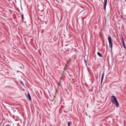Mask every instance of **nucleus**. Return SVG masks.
<instances>
[{"label":"nucleus","instance_id":"obj_5","mask_svg":"<svg viewBox=\"0 0 126 126\" xmlns=\"http://www.w3.org/2000/svg\"><path fill=\"white\" fill-rule=\"evenodd\" d=\"M122 42L123 43V47L124 48L126 49V44H125V41L124 40V37H122Z\"/></svg>","mask_w":126,"mask_h":126},{"label":"nucleus","instance_id":"obj_11","mask_svg":"<svg viewBox=\"0 0 126 126\" xmlns=\"http://www.w3.org/2000/svg\"><path fill=\"white\" fill-rule=\"evenodd\" d=\"M22 19H24V17L23 16V14L22 15Z\"/></svg>","mask_w":126,"mask_h":126},{"label":"nucleus","instance_id":"obj_4","mask_svg":"<svg viewBox=\"0 0 126 126\" xmlns=\"http://www.w3.org/2000/svg\"><path fill=\"white\" fill-rule=\"evenodd\" d=\"M27 98L30 100V101H32V99L31 98V95H30V94L29 93H28V95L27 96Z\"/></svg>","mask_w":126,"mask_h":126},{"label":"nucleus","instance_id":"obj_1","mask_svg":"<svg viewBox=\"0 0 126 126\" xmlns=\"http://www.w3.org/2000/svg\"><path fill=\"white\" fill-rule=\"evenodd\" d=\"M111 101L113 103V104H115L117 108H118L119 102H118V100H117V98H116L115 95H112L111 96Z\"/></svg>","mask_w":126,"mask_h":126},{"label":"nucleus","instance_id":"obj_2","mask_svg":"<svg viewBox=\"0 0 126 126\" xmlns=\"http://www.w3.org/2000/svg\"><path fill=\"white\" fill-rule=\"evenodd\" d=\"M108 40L109 44V47L112 49L113 48V42H112V37L111 36H109L108 37Z\"/></svg>","mask_w":126,"mask_h":126},{"label":"nucleus","instance_id":"obj_10","mask_svg":"<svg viewBox=\"0 0 126 126\" xmlns=\"http://www.w3.org/2000/svg\"><path fill=\"white\" fill-rule=\"evenodd\" d=\"M68 126H70V122H68Z\"/></svg>","mask_w":126,"mask_h":126},{"label":"nucleus","instance_id":"obj_12","mask_svg":"<svg viewBox=\"0 0 126 126\" xmlns=\"http://www.w3.org/2000/svg\"><path fill=\"white\" fill-rule=\"evenodd\" d=\"M85 63H86V64H87V62H86V60H85Z\"/></svg>","mask_w":126,"mask_h":126},{"label":"nucleus","instance_id":"obj_9","mask_svg":"<svg viewBox=\"0 0 126 126\" xmlns=\"http://www.w3.org/2000/svg\"><path fill=\"white\" fill-rule=\"evenodd\" d=\"M20 83L21 84H23V85H24V84L23 83V82H22V81H20Z\"/></svg>","mask_w":126,"mask_h":126},{"label":"nucleus","instance_id":"obj_13","mask_svg":"<svg viewBox=\"0 0 126 126\" xmlns=\"http://www.w3.org/2000/svg\"><path fill=\"white\" fill-rule=\"evenodd\" d=\"M121 18H122V19H123V15H121Z\"/></svg>","mask_w":126,"mask_h":126},{"label":"nucleus","instance_id":"obj_7","mask_svg":"<svg viewBox=\"0 0 126 126\" xmlns=\"http://www.w3.org/2000/svg\"><path fill=\"white\" fill-rule=\"evenodd\" d=\"M97 55L99 57H100V58H103V55L102 54L100 53V52H97Z\"/></svg>","mask_w":126,"mask_h":126},{"label":"nucleus","instance_id":"obj_3","mask_svg":"<svg viewBox=\"0 0 126 126\" xmlns=\"http://www.w3.org/2000/svg\"><path fill=\"white\" fill-rule=\"evenodd\" d=\"M107 3H108V0H104V7L103 9L104 11H106V7L107 6Z\"/></svg>","mask_w":126,"mask_h":126},{"label":"nucleus","instance_id":"obj_8","mask_svg":"<svg viewBox=\"0 0 126 126\" xmlns=\"http://www.w3.org/2000/svg\"><path fill=\"white\" fill-rule=\"evenodd\" d=\"M72 49V46H70L69 47L67 48V52H69L70 50Z\"/></svg>","mask_w":126,"mask_h":126},{"label":"nucleus","instance_id":"obj_6","mask_svg":"<svg viewBox=\"0 0 126 126\" xmlns=\"http://www.w3.org/2000/svg\"><path fill=\"white\" fill-rule=\"evenodd\" d=\"M105 75V73H103L102 76H101V83H102V82H103V80L104 79V76Z\"/></svg>","mask_w":126,"mask_h":126}]
</instances>
